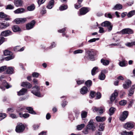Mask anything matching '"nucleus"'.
<instances>
[{
	"instance_id": "nucleus-23",
	"label": "nucleus",
	"mask_w": 135,
	"mask_h": 135,
	"mask_svg": "<svg viewBox=\"0 0 135 135\" xmlns=\"http://www.w3.org/2000/svg\"><path fill=\"white\" fill-rule=\"evenodd\" d=\"M93 111H98L100 114H102L103 112V109L102 108H97L96 107H94L93 108Z\"/></svg>"
},
{
	"instance_id": "nucleus-36",
	"label": "nucleus",
	"mask_w": 135,
	"mask_h": 135,
	"mask_svg": "<svg viewBox=\"0 0 135 135\" xmlns=\"http://www.w3.org/2000/svg\"><path fill=\"white\" fill-rule=\"evenodd\" d=\"M35 8V6L33 4H32L27 7V9L30 11L33 10Z\"/></svg>"
},
{
	"instance_id": "nucleus-46",
	"label": "nucleus",
	"mask_w": 135,
	"mask_h": 135,
	"mask_svg": "<svg viewBox=\"0 0 135 135\" xmlns=\"http://www.w3.org/2000/svg\"><path fill=\"white\" fill-rule=\"evenodd\" d=\"M14 8V6L13 5L11 4L8 5L6 8V9H12Z\"/></svg>"
},
{
	"instance_id": "nucleus-20",
	"label": "nucleus",
	"mask_w": 135,
	"mask_h": 135,
	"mask_svg": "<svg viewBox=\"0 0 135 135\" xmlns=\"http://www.w3.org/2000/svg\"><path fill=\"white\" fill-rule=\"evenodd\" d=\"M7 16L3 12H0V18H5L6 21L10 20V18L7 17Z\"/></svg>"
},
{
	"instance_id": "nucleus-33",
	"label": "nucleus",
	"mask_w": 135,
	"mask_h": 135,
	"mask_svg": "<svg viewBox=\"0 0 135 135\" xmlns=\"http://www.w3.org/2000/svg\"><path fill=\"white\" fill-rule=\"evenodd\" d=\"M122 135H133L132 132H127L126 131H123L121 133Z\"/></svg>"
},
{
	"instance_id": "nucleus-47",
	"label": "nucleus",
	"mask_w": 135,
	"mask_h": 135,
	"mask_svg": "<svg viewBox=\"0 0 135 135\" xmlns=\"http://www.w3.org/2000/svg\"><path fill=\"white\" fill-rule=\"evenodd\" d=\"M99 38H93L91 39L88 41V42L90 43H91L95 42L96 40H99Z\"/></svg>"
},
{
	"instance_id": "nucleus-52",
	"label": "nucleus",
	"mask_w": 135,
	"mask_h": 135,
	"mask_svg": "<svg viewBox=\"0 0 135 135\" xmlns=\"http://www.w3.org/2000/svg\"><path fill=\"white\" fill-rule=\"evenodd\" d=\"M119 64L121 67L125 66L126 65L125 61H120L119 63Z\"/></svg>"
},
{
	"instance_id": "nucleus-27",
	"label": "nucleus",
	"mask_w": 135,
	"mask_h": 135,
	"mask_svg": "<svg viewBox=\"0 0 135 135\" xmlns=\"http://www.w3.org/2000/svg\"><path fill=\"white\" fill-rule=\"evenodd\" d=\"M54 0H51L47 5V8L49 9L52 8L54 6Z\"/></svg>"
},
{
	"instance_id": "nucleus-34",
	"label": "nucleus",
	"mask_w": 135,
	"mask_h": 135,
	"mask_svg": "<svg viewBox=\"0 0 135 135\" xmlns=\"http://www.w3.org/2000/svg\"><path fill=\"white\" fill-rule=\"evenodd\" d=\"M101 62L104 65H107L109 64V61L102 59L101 60Z\"/></svg>"
},
{
	"instance_id": "nucleus-5",
	"label": "nucleus",
	"mask_w": 135,
	"mask_h": 135,
	"mask_svg": "<svg viewBox=\"0 0 135 135\" xmlns=\"http://www.w3.org/2000/svg\"><path fill=\"white\" fill-rule=\"evenodd\" d=\"M4 53L5 55H9L5 58V60H9L13 59L15 57L14 56L12 55V53L9 51L5 50L4 51Z\"/></svg>"
},
{
	"instance_id": "nucleus-21",
	"label": "nucleus",
	"mask_w": 135,
	"mask_h": 135,
	"mask_svg": "<svg viewBox=\"0 0 135 135\" xmlns=\"http://www.w3.org/2000/svg\"><path fill=\"white\" fill-rule=\"evenodd\" d=\"M88 91L87 88L85 86H84L81 89L80 92L81 94L84 95L87 93Z\"/></svg>"
},
{
	"instance_id": "nucleus-50",
	"label": "nucleus",
	"mask_w": 135,
	"mask_h": 135,
	"mask_svg": "<svg viewBox=\"0 0 135 135\" xmlns=\"http://www.w3.org/2000/svg\"><path fill=\"white\" fill-rule=\"evenodd\" d=\"M9 117L13 119L17 118V116L14 114H9Z\"/></svg>"
},
{
	"instance_id": "nucleus-45",
	"label": "nucleus",
	"mask_w": 135,
	"mask_h": 135,
	"mask_svg": "<svg viewBox=\"0 0 135 135\" xmlns=\"http://www.w3.org/2000/svg\"><path fill=\"white\" fill-rule=\"evenodd\" d=\"M83 50H77L74 51V52L73 53L75 54L79 53H82L83 52Z\"/></svg>"
},
{
	"instance_id": "nucleus-57",
	"label": "nucleus",
	"mask_w": 135,
	"mask_h": 135,
	"mask_svg": "<svg viewBox=\"0 0 135 135\" xmlns=\"http://www.w3.org/2000/svg\"><path fill=\"white\" fill-rule=\"evenodd\" d=\"M96 95V93L93 91H91V92L90 93V96L92 98H94Z\"/></svg>"
},
{
	"instance_id": "nucleus-43",
	"label": "nucleus",
	"mask_w": 135,
	"mask_h": 135,
	"mask_svg": "<svg viewBox=\"0 0 135 135\" xmlns=\"http://www.w3.org/2000/svg\"><path fill=\"white\" fill-rule=\"evenodd\" d=\"M85 124H84L78 125L77 126V129L78 130H81L84 127Z\"/></svg>"
},
{
	"instance_id": "nucleus-40",
	"label": "nucleus",
	"mask_w": 135,
	"mask_h": 135,
	"mask_svg": "<svg viewBox=\"0 0 135 135\" xmlns=\"http://www.w3.org/2000/svg\"><path fill=\"white\" fill-rule=\"evenodd\" d=\"M68 6L66 5H62L59 7V9L61 11H62L67 9Z\"/></svg>"
},
{
	"instance_id": "nucleus-44",
	"label": "nucleus",
	"mask_w": 135,
	"mask_h": 135,
	"mask_svg": "<svg viewBox=\"0 0 135 135\" xmlns=\"http://www.w3.org/2000/svg\"><path fill=\"white\" fill-rule=\"evenodd\" d=\"M6 117V114L5 113H0V120L4 119Z\"/></svg>"
},
{
	"instance_id": "nucleus-1",
	"label": "nucleus",
	"mask_w": 135,
	"mask_h": 135,
	"mask_svg": "<svg viewBox=\"0 0 135 135\" xmlns=\"http://www.w3.org/2000/svg\"><path fill=\"white\" fill-rule=\"evenodd\" d=\"M85 50L87 58L91 61L94 60V56L95 54L94 50L93 49L88 50L86 49H85Z\"/></svg>"
},
{
	"instance_id": "nucleus-4",
	"label": "nucleus",
	"mask_w": 135,
	"mask_h": 135,
	"mask_svg": "<svg viewBox=\"0 0 135 135\" xmlns=\"http://www.w3.org/2000/svg\"><path fill=\"white\" fill-rule=\"evenodd\" d=\"M97 126V125L95 123H94L93 120L91 119L89 122L87 128L92 131H94L95 130V127Z\"/></svg>"
},
{
	"instance_id": "nucleus-60",
	"label": "nucleus",
	"mask_w": 135,
	"mask_h": 135,
	"mask_svg": "<svg viewBox=\"0 0 135 135\" xmlns=\"http://www.w3.org/2000/svg\"><path fill=\"white\" fill-rule=\"evenodd\" d=\"M39 74L37 73H33L32 74V76L34 77L37 78Z\"/></svg>"
},
{
	"instance_id": "nucleus-56",
	"label": "nucleus",
	"mask_w": 135,
	"mask_h": 135,
	"mask_svg": "<svg viewBox=\"0 0 135 135\" xmlns=\"http://www.w3.org/2000/svg\"><path fill=\"white\" fill-rule=\"evenodd\" d=\"M84 80H78L76 81V83L77 84L80 85L83 84L84 83Z\"/></svg>"
},
{
	"instance_id": "nucleus-15",
	"label": "nucleus",
	"mask_w": 135,
	"mask_h": 135,
	"mask_svg": "<svg viewBox=\"0 0 135 135\" xmlns=\"http://www.w3.org/2000/svg\"><path fill=\"white\" fill-rule=\"evenodd\" d=\"M11 34V32L9 30H7L2 32L1 35L4 37H6Z\"/></svg>"
},
{
	"instance_id": "nucleus-42",
	"label": "nucleus",
	"mask_w": 135,
	"mask_h": 135,
	"mask_svg": "<svg viewBox=\"0 0 135 135\" xmlns=\"http://www.w3.org/2000/svg\"><path fill=\"white\" fill-rule=\"evenodd\" d=\"M87 113L85 111H82L81 113V117L82 118H86L87 116Z\"/></svg>"
},
{
	"instance_id": "nucleus-55",
	"label": "nucleus",
	"mask_w": 135,
	"mask_h": 135,
	"mask_svg": "<svg viewBox=\"0 0 135 135\" xmlns=\"http://www.w3.org/2000/svg\"><path fill=\"white\" fill-rule=\"evenodd\" d=\"M6 69V66H3L0 68V73L4 71Z\"/></svg>"
},
{
	"instance_id": "nucleus-19",
	"label": "nucleus",
	"mask_w": 135,
	"mask_h": 135,
	"mask_svg": "<svg viewBox=\"0 0 135 135\" xmlns=\"http://www.w3.org/2000/svg\"><path fill=\"white\" fill-rule=\"evenodd\" d=\"M132 84L131 81L128 80L126 82L125 84H123V87L125 89H127Z\"/></svg>"
},
{
	"instance_id": "nucleus-37",
	"label": "nucleus",
	"mask_w": 135,
	"mask_h": 135,
	"mask_svg": "<svg viewBox=\"0 0 135 135\" xmlns=\"http://www.w3.org/2000/svg\"><path fill=\"white\" fill-rule=\"evenodd\" d=\"M92 81L90 80H88L85 82V84L88 87H90L92 85Z\"/></svg>"
},
{
	"instance_id": "nucleus-58",
	"label": "nucleus",
	"mask_w": 135,
	"mask_h": 135,
	"mask_svg": "<svg viewBox=\"0 0 135 135\" xmlns=\"http://www.w3.org/2000/svg\"><path fill=\"white\" fill-rule=\"evenodd\" d=\"M134 90L131 89L129 91L128 95L129 96H131L134 93Z\"/></svg>"
},
{
	"instance_id": "nucleus-22",
	"label": "nucleus",
	"mask_w": 135,
	"mask_h": 135,
	"mask_svg": "<svg viewBox=\"0 0 135 135\" xmlns=\"http://www.w3.org/2000/svg\"><path fill=\"white\" fill-rule=\"evenodd\" d=\"M25 12V9L22 8H18L14 11V13L16 14L21 13Z\"/></svg>"
},
{
	"instance_id": "nucleus-41",
	"label": "nucleus",
	"mask_w": 135,
	"mask_h": 135,
	"mask_svg": "<svg viewBox=\"0 0 135 135\" xmlns=\"http://www.w3.org/2000/svg\"><path fill=\"white\" fill-rule=\"evenodd\" d=\"M135 14V10H133L129 12L127 14L128 17H131Z\"/></svg>"
},
{
	"instance_id": "nucleus-61",
	"label": "nucleus",
	"mask_w": 135,
	"mask_h": 135,
	"mask_svg": "<svg viewBox=\"0 0 135 135\" xmlns=\"http://www.w3.org/2000/svg\"><path fill=\"white\" fill-rule=\"evenodd\" d=\"M4 38L3 37H0V45L4 41Z\"/></svg>"
},
{
	"instance_id": "nucleus-17",
	"label": "nucleus",
	"mask_w": 135,
	"mask_h": 135,
	"mask_svg": "<svg viewBox=\"0 0 135 135\" xmlns=\"http://www.w3.org/2000/svg\"><path fill=\"white\" fill-rule=\"evenodd\" d=\"M15 5L17 7H21L23 4V2L21 0H14Z\"/></svg>"
},
{
	"instance_id": "nucleus-13",
	"label": "nucleus",
	"mask_w": 135,
	"mask_h": 135,
	"mask_svg": "<svg viewBox=\"0 0 135 135\" xmlns=\"http://www.w3.org/2000/svg\"><path fill=\"white\" fill-rule=\"evenodd\" d=\"M121 32L123 34H131L133 33V31L129 28H127L122 30L121 31Z\"/></svg>"
},
{
	"instance_id": "nucleus-49",
	"label": "nucleus",
	"mask_w": 135,
	"mask_h": 135,
	"mask_svg": "<svg viewBox=\"0 0 135 135\" xmlns=\"http://www.w3.org/2000/svg\"><path fill=\"white\" fill-rule=\"evenodd\" d=\"M104 126L103 124H100L99 126V131H103L104 129Z\"/></svg>"
},
{
	"instance_id": "nucleus-10",
	"label": "nucleus",
	"mask_w": 135,
	"mask_h": 135,
	"mask_svg": "<svg viewBox=\"0 0 135 135\" xmlns=\"http://www.w3.org/2000/svg\"><path fill=\"white\" fill-rule=\"evenodd\" d=\"M89 9L88 8L83 7L80 9V12L79 15V16L84 15L88 12Z\"/></svg>"
},
{
	"instance_id": "nucleus-30",
	"label": "nucleus",
	"mask_w": 135,
	"mask_h": 135,
	"mask_svg": "<svg viewBox=\"0 0 135 135\" xmlns=\"http://www.w3.org/2000/svg\"><path fill=\"white\" fill-rule=\"evenodd\" d=\"M6 73L8 74H12L13 73V68L11 67H8L6 69Z\"/></svg>"
},
{
	"instance_id": "nucleus-12",
	"label": "nucleus",
	"mask_w": 135,
	"mask_h": 135,
	"mask_svg": "<svg viewBox=\"0 0 135 135\" xmlns=\"http://www.w3.org/2000/svg\"><path fill=\"white\" fill-rule=\"evenodd\" d=\"M35 20L32 21L30 23H28L26 25V28L27 30H30L32 28L35 24Z\"/></svg>"
},
{
	"instance_id": "nucleus-32",
	"label": "nucleus",
	"mask_w": 135,
	"mask_h": 135,
	"mask_svg": "<svg viewBox=\"0 0 135 135\" xmlns=\"http://www.w3.org/2000/svg\"><path fill=\"white\" fill-rule=\"evenodd\" d=\"M105 118L104 117H101L100 116H97L96 118V119L98 122H103L105 120Z\"/></svg>"
},
{
	"instance_id": "nucleus-62",
	"label": "nucleus",
	"mask_w": 135,
	"mask_h": 135,
	"mask_svg": "<svg viewBox=\"0 0 135 135\" xmlns=\"http://www.w3.org/2000/svg\"><path fill=\"white\" fill-rule=\"evenodd\" d=\"M15 110L13 108H9L7 109L8 112H13Z\"/></svg>"
},
{
	"instance_id": "nucleus-63",
	"label": "nucleus",
	"mask_w": 135,
	"mask_h": 135,
	"mask_svg": "<svg viewBox=\"0 0 135 135\" xmlns=\"http://www.w3.org/2000/svg\"><path fill=\"white\" fill-rule=\"evenodd\" d=\"M81 7L80 4H79L78 3H77L75 4V8L77 9H78Z\"/></svg>"
},
{
	"instance_id": "nucleus-24",
	"label": "nucleus",
	"mask_w": 135,
	"mask_h": 135,
	"mask_svg": "<svg viewBox=\"0 0 135 135\" xmlns=\"http://www.w3.org/2000/svg\"><path fill=\"white\" fill-rule=\"evenodd\" d=\"M9 25L8 23H0V28L1 29L6 28Z\"/></svg>"
},
{
	"instance_id": "nucleus-48",
	"label": "nucleus",
	"mask_w": 135,
	"mask_h": 135,
	"mask_svg": "<svg viewBox=\"0 0 135 135\" xmlns=\"http://www.w3.org/2000/svg\"><path fill=\"white\" fill-rule=\"evenodd\" d=\"M127 103L126 100H121L119 102V104L121 105H124L126 104Z\"/></svg>"
},
{
	"instance_id": "nucleus-38",
	"label": "nucleus",
	"mask_w": 135,
	"mask_h": 135,
	"mask_svg": "<svg viewBox=\"0 0 135 135\" xmlns=\"http://www.w3.org/2000/svg\"><path fill=\"white\" fill-rule=\"evenodd\" d=\"M98 69L97 67H95L92 69L91 71V74L92 75H94L97 73L96 70Z\"/></svg>"
},
{
	"instance_id": "nucleus-64",
	"label": "nucleus",
	"mask_w": 135,
	"mask_h": 135,
	"mask_svg": "<svg viewBox=\"0 0 135 135\" xmlns=\"http://www.w3.org/2000/svg\"><path fill=\"white\" fill-rule=\"evenodd\" d=\"M20 47L19 46H16L14 48V51L16 52L18 51H20Z\"/></svg>"
},
{
	"instance_id": "nucleus-54",
	"label": "nucleus",
	"mask_w": 135,
	"mask_h": 135,
	"mask_svg": "<svg viewBox=\"0 0 135 135\" xmlns=\"http://www.w3.org/2000/svg\"><path fill=\"white\" fill-rule=\"evenodd\" d=\"M96 95V99H100L101 97V94L99 92H98L97 93Z\"/></svg>"
},
{
	"instance_id": "nucleus-3",
	"label": "nucleus",
	"mask_w": 135,
	"mask_h": 135,
	"mask_svg": "<svg viewBox=\"0 0 135 135\" xmlns=\"http://www.w3.org/2000/svg\"><path fill=\"white\" fill-rule=\"evenodd\" d=\"M101 26L103 27H107L108 31H110L112 30L113 27V25L111 23L108 21H105L102 23L101 24Z\"/></svg>"
},
{
	"instance_id": "nucleus-29",
	"label": "nucleus",
	"mask_w": 135,
	"mask_h": 135,
	"mask_svg": "<svg viewBox=\"0 0 135 135\" xmlns=\"http://www.w3.org/2000/svg\"><path fill=\"white\" fill-rule=\"evenodd\" d=\"M13 31L14 32H17L20 31L21 30L20 28L17 25H15L13 26L12 27Z\"/></svg>"
},
{
	"instance_id": "nucleus-16",
	"label": "nucleus",
	"mask_w": 135,
	"mask_h": 135,
	"mask_svg": "<svg viewBox=\"0 0 135 135\" xmlns=\"http://www.w3.org/2000/svg\"><path fill=\"white\" fill-rule=\"evenodd\" d=\"M118 95V93L117 91L115 90L114 92L111 95L110 99L111 102H113L115 99L116 97Z\"/></svg>"
},
{
	"instance_id": "nucleus-53",
	"label": "nucleus",
	"mask_w": 135,
	"mask_h": 135,
	"mask_svg": "<svg viewBox=\"0 0 135 135\" xmlns=\"http://www.w3.org/2000/svg\"><path fill=\"white\" fill-rule=\"evenodd\" d=\"M46 0H38L37 1V3L39 5V6L41 4L43 3Z\"/></svg>"
},
{
	"instance_id": "nucleus-25",
	"label": "nucleus",
	"mask_w": 135,
	"mask_h": 135,
	"mask_svg": "<svg viewBox=\"0 0 135 135\" xmlns=\"http://www.w3.org/2000/svg\"><path fill=\"white\" fill-rule=\"evenodd\" d=\"M26 109L28 110L29 113L33 114H36V113L33 110V108L31 107H27L26 108Z\"/></svg>"
},
{
	"instance_id": "nucleus-18",
	"label": "nucleus",
	"mask_w": 135,
	"mask_h": 135,
	"mask_svg": "<svg viewBox=\"0 0 135 135\" xmlns=\"http://www.w3.org/2000/svg\"><path fill=\"white\" fill-rule=\"evenodd\" d=\"M21 86L23 87H26L28 88H30L32 87V85L28 82H22Z\"/></svg>"
},
{
	"instance_id": "nucleus-2",
	"label": "nucleus",
	"mask_w": 135,
	"mask_h": 135,
	"mask_svg": "<svg viewBox=\"0 0 135 135\" xmlns=\"http://www.w3.org/2000/svg\"><path fill=\"white\" fill-rule=\"evenodd\" d=\"M33 90L31 91V93L35 95L40 97L43 96L41 94L40 92V88L38 86L36 85L33 87L32 88Z\"/></svg>"
},
{
	"instance_id": "nucleus-31",
	"label": "nucleus",
	"mask_w": 135,
	"mask_h": 135,
	"mask_svg": "<svg viewBox=\"0 0 135 135\" xmlns=\"http://www.w3.org/2000/svg\"><path fill=\"white\" fill-rule=\"evenodd\" d=\"M19 114L21 117H23L25 118H26L29 116V114L28 113H25L23 114L21 113H19Z\"/></svg>"
},
{
	"instance_id": "nucleus-6",
	"label": "nucleus",
	"mask_w": 135,
	"mask_h": 135,
	"mask_svg": "<svg viewBox=\"0 0 135 135\" xmlns=\"http://www.w3.org/2000/svg\"><path fill=\"white\" fill-rule=\"evenodd\" d=\"M25 129V127L22 123L18 124L16 127V131L17 133L23 132Z\"/></svg>"
},
{
	"instance_id": "nucleus-26",
	"label": "nucleus",
	"mask_w": 135,
	"mask_h": 135,
	"mask_svg": "<svg viewBox=\"0 0 135 135\" xmlns=\"http://www.w3.org/2000/svg\"><path fill=\"white\" fill-rule=\"evenodd\" d=\"M27 91V89L25 88L22 89L20 91L17 92L18 95L19 96L23 95Z\"/></svg>"
},
{
	"instance_id": "nucleus-39",
	"label": "nucleus",
	"mask_w": 135,
	"mask_h": 135,
	"mask_svg": "<svg viewBox=\"0 0 135 135\" xmlns=\"http://www.w3.org/2000/svg\"><path fill=\"white\" fill-rule=\"evenodd\" d=\"M125 45L128 47H130L132 46L135 45V41L126 43L125 44Z\"/></svg>"
},
{
	"instance_id": "nucleus-28",
	"label": "nucleus",
	"mask_w": 135,
	"mask_h": 135,
	"mask_svg": "<svg viewBox=\"0 0 135 135\" xmlns=\"http://www.w3.org/2000/svg\"><path fill=\"white\" fill-rule=\"evenodd\" d=\"M122 6L121 4H116L114 7L113 8V9L114 10H119L122 9Z\"/></svg>"
},
{
	"instance_id": "nucleus-8",
	"label": "nucleus",
	"mask_w": 135,
	"mask_h": 135,
	"mask_svg": "<svg viewBox=\"0 0 135 135\" xmlns=\"http://www.w3.org/2000/svg\"><path fill=\"white\" fill-rule=\"evenodd\" d=\"M107 72V71L105 69L102 70L99 76V79L101 80H104L105 78V74Z\"/></svg>"
},
{
	"instance_id": "nucleus-9",
	"label": "nucleus",
	"mask_w": 135,
	"mask_h": 135,
	"mask_svg": "<svg viewBox=\"0 0 135 135\" xmlns=\"http://www.w3.org/2000/svg\"><path fill=\"white\" fill-rule=\"evenodd\" d=\"M128 112L127 111H124L123 112L122 114L121 115L119 119L120 120L122 121L124 120L127 118L128 115Z\"/></svg>"
},
{
	"instance_id": "nucleus-7",
	"label": "nucleus",
	"mask_w": 135,
	"mask_h": 135,
	"mask_svg": "<svg viewBox=\"0 0 135 135\" xmlns=\"http://www.w3.org/2000/svg\"><path fill=\"white\" fill-rule=\"evenodd\" d=\"M14 22L16 24H18L25 22L27 21V18H18L14 20Z\"/></svg>"
},
{
	"instance_id": "nucleus-59",
	"label": "nucleus",
	"mask_w": 135,
	"mask_h": 135,
	"mask_svg": "<svg viewBox=\"0 0 135 135\" xmlns=\"http://www.w3.org/2000/svg\"><path fill=\"white\" fill-rule=\"evenodd\" d=\"M40 126L39 124H35L33 126V128L34 130H36Z\"/></svg>"
},
{
	"instance_id": "nucleus-35",
	"label": "nucleus",
	"mask_w": 135,
	"mask_h": 135,
	"mask_svg": "<svg viewBox=\"0 0 135 135\" xmlns=\"http://www.w3.org/2000/svg\"><path fill=\"white\" fill-rule=\"evenodd\" d=\"M115 110V109L113 107H112L110 108L109 109V114L110 115H111L114 113Z\"/></svg>"
},
{
	"instance_id": "nucleus-14",
	"label": "nucleus",
	"mask_w": 135,
	"mask_h": 135,
	"mask_svg": "<svg viewBox=\"0 0 135 135\" xmlns=\"http://www.w3.org/2000/svg\"><path fill=\"white\" fill-rule=\"evenodd\" d=\"M134 127L133 124L129 122H127L124 126V127L127 129H131Z\"/></svg>"
},
{
	"instance_id": "nucleus-51",
	"label": "nucleus",
	"mask_w": 135,
	"mask_h": 135,
	"mask_svg": "<svg viewBox=\"0 0 135 135\" xmlns=\"http://www.w3.org/2000/svg\"><path fill=\"white\" fill-rule=\"evenodd\" d=\"M105 16L106 17L108 18H112V15L110 13H105Z\"/></svg>"
},
{
	"instance_id": "nucleus-11",
	"label": "nucleus",
	"mask_w": 135,
	"mask_h": 135,
	"mask_svg": "<svg viewBox=\"0 0 135 135\" xmlns=\"http://www.w3.org/2000/svg\"><path fill=\"white\" fill-rule=\"evenodd\" d=\"M2 85L3 86L1 85L0 86V88L2 90H5V88L6 87L7 89H8L9 88L11 87V86L8 83H7L5 80H4L2 82Z\"/></svg>"
}]
</instances>
